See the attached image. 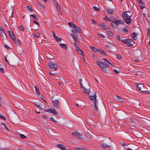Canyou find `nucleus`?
I'll use <instances>...</instances> for the list:
<instances>
[{
    "instance_id": "nucleus-1",
    "label": "nucleus",
    "mask_w": 150,
    "mask_h": 150,
    "mask_svg": "<svg viewBox=\"0 0 150 150\" xmlns=\"http://www.w3.org/2000/svg\"><path fill=\"white\" fill-rule=\"evenodd\" d=\"M131 16V12L129 11L125 12L122 14L125 22L128 24H130L131 23L132 19Z\"/></svg>"
},
{
    "instance_id": "nucleus-2",
    "label": "nucleus",
    "mask_w": 150,
    "mask_h": 150,
    "mask_svg": "<svg viewBox=\"0 0 150 150\" xmlns=\"http://www.w3.org/2000/svg\"><path fill=\"white\" fill-rule=\"evenodd\" d=\"M97 63L98 65L101 67L103 71L104 72H106L107 68H108L109 65L103 62H100L99 61L97 62Z\"/></svg>"
},
{
    "instance_id": "nucleus-3",
    "label": "nucleus",
    "mask_w": 150,
    "mask_h": 150,
    "mask_svg": "<svg viewBox=\"0 0 150 150\" xmlns=\"http://www.w3.org/2000/svg\"><path fill=\"white\" fill-rule=\"evenodd\" d=\"M72 25V32L74 33L76 36H77L78 33H81V28L79 27L76 26L74 24H73Z\"/></svg>"
},
{
    "instance_id": "nucleus-4",
    "label": "nucleus",
    "mask_w": 150,
    "mask_h": 150,
    "mask_svg": "<svg viewBox=\"0 0 150 150\" xmlns=\"http://www.w3.org/2000/svg\"><path fill=\"white\" fill-rule=\"evenodd\" d=\"M53 105L54 108L58 109L59 108V103L57 100L54 99L52 100Z\"/></svg>"
},
{
    "instance_id": "nucleus-5",
    "label": "nucleus",
    "mask_w": 150,
    "mask_h": 150,
    "mask_svg": "<svg viewBox=\"0 0 150 150\" xmlns=\"http://www.w3.org/2000/svg\"><path fill=\"white\" fill-rule=\"evenodd\" d=\"M49 67L50 69H53L54 70L57 68V66L56 64H54L52 62H49L48 64Z\"/></svg>"
},
{
    "instance_id": "nucleus-6",
    "label": "nucleus",
    "mask_w": 150,
    "mask_h": 150,
    "mask_svg": "<svg viewBox=\"0 0 150 150\" xmlns=\"http://www.w3.org/2000/svg\"><path fill=\"white\" fill-rule=\"evenodd\" d=\"M99 25L101 28L103 29L106 30H109L110 28L106 26L105 24L103 23H101L99 24Z\"/></svg>"
},
{
    "instance_id": "nucleus-7",
    "label": "nucleus",
    "mask_w": 150,
    "mask_h": 150,
    "mask_svg": "<svg viewBox=\"0 0 150 150\" xmlns=\"http://www.w3.org/2000/svg\"><path fill=\"white\" fill-rule=\"evenodd\" d=\"M55 6L57 9L59 14L61 15H62V12L61 11V8L59 4L58 3L56 5H55Z\"/></svg>"
},
{
    "instance_id": "nucleus-8",
    "label": "nucleus",
    "mask_w": 150,
    "mask_h": 150,
    "mask_svg": "<svg viewBox=\"0 0 150 150\" xmlns=\"http://www.w3.org/2000/svg\"><path fill=\"white\" fill-rule=\"evenodd\" d=\"M96 92H94V94L92 96H89V99L92 100H94V101H97L96 99Z\"/></svg>"
},
{
    "instance_id": "nucleus-9",
    "label": "nucleus",
    "mask_w": 150,
    "mask_h": 150,
    "mask_svg": "<svg viewBox=\"0 0 150 150\" xmlns=\"http://www.w3.org/2000/svg\"><path fill=\"white\" fill-rule=\"evenodd\" d=\"M139 4V6L141 9H142L145 7V5L143 2L141 0H137Z\"/></svg>"
},
{
    "instance_id": "nucleus-10",
    "label": "nucleus",
    "mask_w": 150,
    "mask_h": 150,
    "mask_svg": "<svg viewBox=\"0 0 150 150\" xmlns=\"http://www.w3.org/2000/svg\"><path fill=\"white\" fill-rule=\"evenodd\" d=\"M113 23L115 24L117 26H118L120 24H123V22L122 20H115Z\"/></svg>"
},
{
    "instance_id": "nucleus-11",
    "label": "nucleus",
    "mask_w": 150,
    "mask_h": 150,
    "mask_svg": "<svg viewBox=\"0 0 150 150\" xmlns=\"http://www.w3.org/2000/svg\"><path fill=\"white\" fill-rule=\"evenodd\" d=\"M72 134L73 136L79 138H82L81 137V135L77 131L75 132L72 133Z\"/></svg>"
},
{
    "instance_id": "nucleus-12",
    "label": "nucleus",
    "mask_w": 150,
    "mask_h": 150,
    "mask_svg": "<svg viewBox=\"0 0 150 150\" xmlns=\"http://www.w3.org/2000/svg\"><path fill=\"white\" fill-rule=\"evenodd\" d=\"M53 36L57 41L58 42H60L61 41L62 39L60 38H58L57 36L55 35L54 32H53Z\"/></svg>"
},
{
    "instance_id": "nucleus-13",
    "label": "nucleus",
    "mask_w": 150,
    "mask_h": 150,
    "mask_svg": "<svg viewBox=\"0 0 150 150\" xmlns=\"http://www.w3.org/2000/svg\"><path fill=\"white\" fill-rule=\"evenodd\" d=\"M75 49L76 51L79 53L81 54L84 57V55L82 51L81 50V49L79 48L76 47Z\"/></svg>"
},
{
    "instance_id": "nucleus-14",
    "label": "nucleus",
    "mask_w": 150,
    "mask_h": 150,
    "mask_svg": "<svg viewBox=\"0 0 150 150\" xmlns=\"http://www.w3.org/2000/svg\"><path fill=\"white\" fill-rule=\"evenodd\" d=\"M57 146L62 150H66V149L64 146L61 144H58Z\"/></svg>"
},
{
    "instance_id": "nucleus-15",
    "label": "nucleus",
    "mask_w": 150,
    "mask_h": 150,
    "mask_svg": "<svg viewBox=\"0 0 150 150\" xmlns=\"http://www.w3.org/2000/svg\"><path fill=\"white\" fill-rule=\"evenodd\" d=\"M48 111H49V112L52 113L53 114L57 115V112L54 109L50 108V110Z\"/></svg>"
},
{
    "instance_id": "nucleus-16",
    "label": "nucleus",
    "mask_w": 150,
    "mask_h": 150,
    "mask_svg": "<svg viewBox=\"0 0 150 150\" xmlns=\"http://www.w3.org/2000/svg\"><path fill=\"white\" fill-rule=\"evenodd\" d=\"M110 146L106 144H102L101 147L103 149H105L109 148Z\"/></svg>"
},
{
    "instance_id": "nucleus-17",
    "label": "nucleus",
    "mask_w": 150,
    "mask_h": 150,
    "mask_svg": "<svg viewBox=\"0 0 150 150\" xmlns=\"http://www.w3.org/2000/svg\"><path fill=\"white\" fill-rule=\"evenodd\" d=\"M83 89L84 93L85 94H87L88 95V96L89 95V93L90 92V90L86 88H84Z\"/></svg>"
},
{
    "instance_id": "nucleus-18",
    "label": "nucleus",
    "mask_w": 150,
    "mask_h": 150,
    "mask_svg": "<svg viewBox=\"0 0 150 150\" xmlns=\"http://www.w3.org/2000/svg\"><path fill=\"white\" fill-rule=\"evenodd\" d=\"M0 34L1 35L4 37V36H6V38L7 37L6 36V35L4 31L2 29V30H0Z\"/></svg>"
},
{
    "instance_id": "nucleus-19",
    "label": "nucleus",
    "mask_w": 150,
    "mask_h": 150,
    "mask_svg": "<svg viewBox=\"0 0 150 150\" xmlns=\"http://www.w3.org/2000/svg\"><path fill=\"white\" fill-rule=\"evenodd\" d=\"M16 45H21L22 42L19 40H16V38L13 40Z\"/></svg>"
},
{
    "instance_id": "nucleus-20",
    "label": "nucleus",
    "mask_w": 150,
    "mask_h": 150,
    "mask_svg": "<svg viewBox=\"0 0 150 150\" xmlns=\"http://www.w3.org/2000/svg\"><path fill=\"white\" fill-rule=\"evenodd\" d=\"M122 41L124 43L126 44L127 43L128 44V43L130 42V40L129 39H126L122 40Z\"/></svg>"
},
{
    "instance_id": "nucleus-21",
    "label": "nucleus",
    "mask_w": 150,
    "mask_h": 150,
    "mask_svg": "<svg viewBox=\"0 0 150 150\" xmlns=\"http://www.w3.org/2000/svg\"><path fill=\"white\" fill-rule=\"evenodd\" d=\"M115 20L116 19H115L114 18L112 17H111L109 18L108 19V21L113 23Z\"/></svg>"
},
{
    "instance_id": "nucleus-22",
    "label": "nucleus",
    "mask_w": 150,
    "mask_h": 150,
    "mask_svg": "<svg viewBox=\"0 0 150 150\" xmlns=\"http://www.w3.org/2000/svg\"><path fill=\"white\" fill-rule=\"evenodd\" d=\"M59 45L60 47L64 49H66L67 48V46L66 45L64 44L60 43L59 44Z\"/></svg>"
},
{
    "instance_id": "nucleus-23",
    "label": "nucleus",
    "mask_w": 150,
    "mask_h": 150,
    "mask_svg": "<svg viewBox=\"0 0 150 150\" xmlns=\"http://www.w3.org/2000/svg\"><path fill=\"white\" fill-rule=\"evenodd\" d=\"M107 12L109 14H112L113 13V11L111 9H108L107 10Z\"/></svg>"
},
{
    "instance_id": "nucleus-24",
    "label": "nucleus",
    "mask_w": 150,
    "mask_h": 150,
    "mask_svg": "<svg viewBox=\"0 0 150 150\" xmlns=\"http://www.w3.org/2000/svg\"><path fill=\"white\" fill-rule=\"evenodd\" d=\"M143 84H139L137 85V89L139 90H141V88L143 87Z\"/></svg>"
},
{
    "instance_id": "nucleus-25",
    "label": "nucleus",
    "mask_w": 150,
    "mask_h": 150,
    "mask_svg": "<svg viewBox=\"0 0 150 150\" xmlns=\"http://www.w3.org/2000/svg\"><path fill=\"white\" fill-rule=\"evenodd\" d=\"M116 99L117 101L119 102H122V98L120 96H116Z\"/></svg>"
},
{
    "instance_id": "nucleus-26",
    "label": "nucleus",
    "mask_w": 150,
    "mask_h": 150,
    "mask_svg": "<svg viewBox=\"0 0 150 150\" xmlns=\"http://www.w3.org/2000/svg\"><path fill=\"white\" fill-rule=\"evenodd\" d=\"M35 90L36 93L38 95H40V92L38 89V88L36 86H35Z\"/></svg>"
},
{
    "instance_id": "nucleus-27",
    "label": "nucleus",
    "mask_w": 150,
    "mask_h": 150,
    "mask_svg": "<svg viewBox=\"0 0 150 150\" xmlns=\"http://www.w3.org/2000/svg\"><path fill=\"white\" fill-rule=\"evenodd\" d=\"M94 108L93 109L94 110H96V111H97L98 110V108H97V101H94Z\"/></svg>"
},
{
    "instance_id": "nucleus-28",
    "label": "nucleus",
    "mask_w": 150,
    "mask_h": 150,
    "mask_svg": "<svg viewBox=\"0 0 150 150\" xmlns=\"http://www.w3.org/2000/svg\"><path fill=\"white\" fill-rule=\"evenodd\" d=\"M91 49L92 51L95 52H98V49L93 47H91Z\"/></svg>"
},
{
    "instance_id": "nucleus-29",
    "label": "nucleus",
    "mask_w": 150,
    "mask_h": 150,
    "mask_svg": "<svg viewBox=\"0 0 150 150\" xmlns=\"http://www.w3.org/2000/svg\"><path fill=\"white\" fill-rule=\"evenodd\" d=\"M0 72L4 73V70L3 69V66L1 64H0Z\"/></svg>"
},
{
    "instance_id": "nucleus-30",
    "label": "nucleus",
    "mask_w": 150,
    "mask_h": 150,
    "mask_svg": "<svg viewBox=\"0 0 150 150\" xmlns=\"http://www.w3.org/2000/svg\"><path fill=\"white\" fill-rule=\"evenodd\" d=\"M75 149L76 150H87L86 149L84 148L83 147H81V148L75 147Z\"/></svg>"
},
{
    "instance_id": "nucleus-31",
    "label": "nucleus",
    "mask_w": 150,
    "mask_h": 150,
    "mask_svg": "<svg viewBox=\"0 0 150 150\" xmlns=\"http://www.w3.org/2000/svg\"><path fill=\"white\" fill-rule=\"evenodd\" d=\"M131 36L132 38H134L136 37L137 36V34H136L135 32H133L131 35Z\"/></svg>"
},
{
    "instance_id": "nucleus-32",
    "label": "nucleus",
    "mask_w": 150,
    "mask_h": 150,
    "mask_svg": "<svg viewBox=\"0 0 150 150\" xmlns=\"http://www.w3.org/2000/svg\"><path fill=\"white\" fill-rule=\"evenodd\" d=\"M34 37H36L37 38H38L39 37L40 35L39 33H34L33 34Z\"/></svg>"
},
{
    "instance_id": "nucleus-33",
    "label": "nucleus",
    "mask_w": 150,
    "mask_h": 150,
    "mask_svg": "<svg viewBox=\"0 0 150 150\" xmlns=\"http://www.w3.org/2000/svg\"><path fill=\"white\" fill-rule=\"evenodd\" d=\"M27 8L28 9V10L30 12H32V11H33V10L32 7L30 6H27Z\"/></svg>"
},
{
    "instance_id": "nucleus-34",
    "label": "nucleus",
    "mask_w": 150,
    "mask_h": 150,
    "mask_svg": "<svg viewBox=\"0 0 150 150\" xmlns=\"http://www.w3.org/2000/svg\"><path fill=\"white\" fill-rule=\"evenodd\" d=\"M37 2L38 3V4L42 8H44V6L42 3L38 1H37Z\"/></svg>"
},
{
    "instance_id": "nucleus-35",
    "label": "nucleus",
    "mask_w": 150,
    "mask_h": 150,
    "mask_svg": "<svg viewBox=\"0 0 150 150\" xmlns=\"http://www.w3.org/2000/svg\"><path fill=\"white\" fill-rule=\"evenodd\" d=\"M20 137L23 139H25L26 138V137L24 135L22 134H19Z\"/></svg>"
},
{
    "instance_id": "nucleus-36",
    "label": "nucleus",
    "mask_w": 150,
    "mask_h": 150,
    "mask_svg": "<svg viewBox=\"0 0 150 150\" xmlns=\"http://www.w3.org/2000/svg\"><path fill=\"white\" fill-rule=\"evenodd\" d=\"M20 30L21 31H24L25 29V28L23 27V26L21 25L19 27Z\"/></svg>"
},
{
    "instance_id": "nucleus-37",
    "label": "nucleus",
    "mask_w": 150,
    "mask_h": 150,
    "mask_svg": "<svg viewBox=\"0 0 150 150\" xmlns=\"http://www.w3.org/2000/svg\"><path fill=\"white\" fill-rule=\"evenodd\" d=\"M107 33L108 35L110 36H112V33L110 31H108Z\"/></svg>"
},
{
    "instance_id": "nucleus-38",
    "label": "nucleus",
    "mask_w": 150,
    "mask_h": 150,
    "mask_svg": "<svg viewBox=\"0 0 150 150\" xmlns=\"http://www.w3.org/2000/svg\"><path fill=\"white\" fill-rule=\"evenodd\" d=\"M8 33L10 36L13 35V32L11 30H8Z\"/></svg>"
},
{
    "instance_id": "nucleus-39",
    "label": "nucleus",
    "mask_w": 150,
    "mask_h": 150,
    "mask_svg": "<svg viewBox=\"0 0 150 150\" xmlns=\"http://www.w3.org/2000/svg\"><path fill=\"white\" fill-rule=\"evenodd\" d=\"M30 16H32L34 18H35L36 20H37L38 19L36 16L34 14L30 15Z\"/></svg>"
},
{
    "instance_id": "nucleus-40",
    "label": "nucleus",
    "mask_w": 150,
    "mask_h": 150,
    "mask_svg": "<svg viewBox=\"0 0 150 150\" xmlns=\"http://www.w3.org/2000/svg\"><path fill=\"white\" fill-rule=\"evenodd\" d=\"M1 124L4 125V127L7 130H9V129H8L7 127L6 126V125L3 122H2L1 123Z\"/></svg>"
},
{
    "instance_id": "nucleus-41",
    "label": "nucleus",
    "mask_w": 150,
    "mask_h": 150,
    "mask_svg": "<svg viewBox=\"0 0 150 150\" xmlns=\"http://www.w3.org/2000/svg\"><path fill=\"white\" fill-rule=\"evenodd\" d=\"M94 9L96 11H99V8L97 7L94 6L93 7Z\"/></svg>"
},
{
    "instance_id": "nucleus-42",
    "label": "nucleus",
    "mask_w": 150,
    "mask_h": 150,
    "mask_svg": "<svg viewBox=\"0 0 150 150\" xmlns=\"http://www.w3.org/2000/svg\"><path fill=\"white\" fill-rule=\"evenodd\" d=\"M117 57L118 59H120L122 58V56L119 54H117Z\"/></svg>"
},
{
    "instance_id": "nucleus-43",
    "label": "nucleus",
    "mask_w": 150,
    "mask_h": 150,
    "mask_svg": "<svg viewBox=\"0 0 150 150\" xmlns=\"http://www.w3.org/2000/svg\"><path fill=\"white\" fill-rule=\"evenodd\" d=\"M98 36L102 38H104L105 37L101 34L98 33Z\"/></svg>"
},
{
    "instance_id": "nucleus-44",
    "label": "nucleus",
    "mask_w": 150,
    "mask_h": 150,
    "mask_svg": "<svg viewBox=\"0 0 150 150\" xmlns=\"http://www.w3.org/2000/svg\"><path fill=\"white\" fill-rule=\"evenodd\" d=\"M0 118L4 120H6V118H5V117H4V116L1 115H0Z\"/></svg>"
},
{
    "instance_id": "nucleus-45",
    "label": "nucleus",
    "mask_w": 150,
    "mask_h": 150,
    "mask_svg": "<svg viewBox=\"0 0 150 150\" xmlns=\"http://www.w3.org/2000/svg\"><path fill=\"white\" fill-rule=\"evenodd\" d=\"M103 51L101 49H98V52L100 53L101 54H102V52H103Z\"/></svg>"
},
{
    "instance_id": "nucleus-46",
    "label": "nucleus",
    "mask_w": 150,
    "mask_h": 150,
    "mask_svg": "<svg viewBox=\"0 0 150 150\" xmlns=\"http://www.w3.org/2000/svg\"><path fill=\"white\" fill-rule=\"evenodd\" d=\"M10 37L13 39L14 40L15 39H16V38L14 34L13 35L10 36Z\"/></svg>"
},
{
    "instance_id": "nucleus-47",
    "label": "nucleus",
    "mask_w": 150,
    "mask_h": 150,
    "mask_svg": "<svg viewBox=\"0 0 150 150\" xmlns=\"http://www.w3.org/2000/svg\"><path fill=\"white\" fill-rule=\"evenodd\" d=\"M127 45L128 47H131L133 45V44L130 43L129 42L128 43Z\"/></svg>"
},
{
    "instance_id": "nucleus-48",
    "label": "nucleus",
    "mask_w": 150,
    "mask_h": 150,
    "mask_svg": "<svg viewBox=\"0 0 150 150\" xmlns=\"http://www.w3.org/2000/svg\"><path fill=\"white\" fill-rule=\"evenodd\" d=\"M35 105L36 106L39 108H41L40 106V104H38L37 103H35Z\"/></svg>"
},
{
    "instance_id": "nucleus-49",
    "label": "nucleus",
    "mask_w": 150,
    "mask_h": 150,
    "mask_svg": "<svg viewBox=\"0 0 150 150\" xmlns=\"http://www.w3.org/2000/svg\"><path fill=\"white\" fill-rule=\"evenodd\" d=\"M68 24L70 27H72V26H73L72 25L74 24L72 23H71L70 22H69Z\"/></svg>"
},
{
    "instance_id": "nucleus-50",
    "label": "nucleus",
    "mask_w": 150,
    "mask_h": 150,
    "mask_svg": "<svg viewBox=\"0 0 150 150\" xmlns=\"http://www.w3.org/2000/svg\"><path fill=\"white\" fill-rule=\"evenodd\" d=\"M150 35V29L148 28L147 30V35Z\"/></svg>"
},
{
    "instance_id": "nucleus-51",
    "label": "nucleus",
    "mask_w": 150,
    "mask_h": 150,
    "mask_svg": "<svg viewBox=\"0 0 150 150\" xmlns=\"http://www.w3.org/2000/svg\"><path fill=\"white\" fill-rule=\"evenodd\" d=\"M50 120H52V121L53 122H56V121L52 117H50Z\"/></svg>"
},
{
    "instance_id": "nucleus-52",
    "label": "nucleus",
    "mask_w": 150,
    "mask_h": 150,
    "mask_svg": "<svg viewBox=\"0 0 150 150\" xmlns=\"http://www.w3.org/2000/svg\"><path fill=\"white\" fill-rule=\"evenodd\" d=\"M123 31H124L125 32H127L128 31V30L126 28H124L123 29Z\"/></svg>"
},
{
    "instance_id": "nucleus-53",
    "label": "nucleus",
    "mask_w": 150,
    "mask_h": 150,
    "mask_svg": "<svg viewBox=\"0 0 150 150\" xmlns=\"http://www.w3.org/2000/svg\"><path fill=\"white\" fill-rule=\"evenodd\" d=\"M113 70L116 74H118L119 73V71H117L115 69H114Z\"/></svg>"
},
{
    "instance_id": "nucleus-54",
    "label": "nucleus",
    "mask_w": 150,
    "mask_h": 150,
    "mask_svg": "<svg viewBox=\"0 0 150 150\" xmlns=\"http://www.w3.org/2000/svg\"><path fill=\"white\" fill-rule=\"evenodd\" d=\"M33 22L34 23L36 24L37 25H39V24L35 20H34L33 21Z\"/></svg>"
},
{
    "instance_id": "nucleus-55",
    "label": "nucleus",
    "mask_w": 150,
    "mask_h": 150,
    "mask_svg": "<svg viewBox=\"0 0 150 150\" xmlns=\"http://www.w3.org/2000/svg\"><path fill=\"white\" fill-rule=\"evenodd\" d=\"M4 47L7 49H10V48L8 47L7 45H4Z\"/></svg>"
},
{
    "instance_id": "nucleus-56",
    "label": "nucleus",
    "mask_w": 150,
    "mask_h": 150,
    "mask_svg": "<svg viewBox=\"0 0 150 150\" xmlns=\"http://www.w3.org/2000/svg\"><path fill=\"white\" fill-rule=\"evenodd\" d=\"M109 18H108L106 16H105V17L103 18L104 20H105V21H108V19Z\"/></svg>"
},
{
    "instance_id": "nucleus-57",
    "label": "nucleus",
    "mask_w": 150,
    "mask_h": 150,
    "mask_svg": "<svg viewBox=\"0 0 150 150\" xmlns=\"http://www.w3.org/2000/svg\"><path fill=\"white\" fill-rule=\"evenodd\" d=\"M50 74L51 75H53L55 74V73L54 72H50Z\"/></svg>"
},
{
    "instance_id": "nucleus-58",
    "label": "nucleus",
    "mask_w": 150,
    "mask_h": 150,
    "mask_svg": "<svg viewBox=\"0 0 150 150\" xmlns=\"http://www.w3.org/2000/svg\"><path fill=\"white\" fill-rule=\"evenodd\" d=\"M102 54H103L105 56H107V54L104 51L102 52Z\"/></svg>"
},
{
    "instance_id": "nucleus-59",
    "label": "nucleus",
    "mask_w": 150,
    "mask_h": 150,
    "mask_svg": "<svg viewBox=\"0 0 150 150\" xmlns=\"http://www.w3.org/2000/svg\"><path fill=\"white\" fill-rule=\"evenodd\" d=\"M53 0V1H54V5H56V4H58V2L56 1H54V0Z\"/></svg>"
},
{
    "instance_id": "nucleus-60",
    "label": "nucleus",
    "mask_w": 150,
    "mask_h": 150,
    "mask_svg": "<svg viewBox=\"0 0 150 150\" xmlns=\"http://www.w3.org/2000/svg\"><path fill=\"white\" fill-rule=\"evenodd\" d=\"M80 84L81 88H82L83 89L84 88V87L82 83H80Z\"/></svg>"
},
{
    "instance_id": "nucleus-61",
    "label": "nucleus",
    "mask_w": 150,
    "mask_h": 150,
    "mask_svg": "<svg viewBox=\"0 0 150 150\" xmlns=\"http://www.w3.org/2000/svg\"><path fill=\"white\" fill-rule=\"evenodd\" d=\"M88 135H87V137H90V138H91V137H92V136L90 135V134H88Z\"/></svg>"
},
{
    "instance_id": "nucleus-62",
    "label": "nucleus",
    "mask_w": 150,
    "mask_h": 150,
    "mask_svg": "<svg viewBox=\"0 0 150 150\" xmlns=\"http://www.w3.org/2000/svg\"><path fill=\"white\" fill-rule=\"evenodd\" d=\"M103 61H104L105 62H107V63H108V62H109L105 58H103Z\"/></svg>"
},
{
    "instance_id": "nucleus-63",
    "label": "nucleus",
    "mask_w": 150,
    "mask_h": 150,
    "mask_svg": "<svg viewBox=\"0 0 150 150\" xmlns=\"http://www.w3.org/2000/svg\"><path fill=\"white\" fill-rule=\"evenodd\" d=\"M42 117L43 118L46 119L47 118L46 116L45 115H43L42 116Z\"/></svg>"
},
{
    "instance_id": "nucleus-64",
    "label": "nucleus",
    "mask_w": 150,
    "mask_h": 150,
    "mask_svg": "<svg viewBox=\"0 0 150 150\" xmlns=\"http://www.w3.org/2000/svg\"><path fill=\"white\" fill-rule=\"evenodd\" d=\"M73 38H74V39L75 41V42H77V39H76V38L74 36V37H73Z\"/></svg>"
}]
</instances>
